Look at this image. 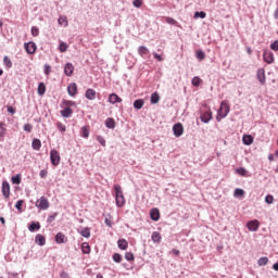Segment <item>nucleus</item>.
I'll return each instance as SVG.
<instances>
[{"mask_svg": "<svg viewBox=\"0 0 278 278\" xmlns=\"http://www.w3.org/2000/svg\"><path fill=\"white\" fill-rule=\"evenodd\" d=\"M114 190H115V203L117 207H124L125 195L123 194V188H121V185H115Z\"/></svg>", "mask_w": 278, "mask_h": 278, "instance_id": "nucleus-1", "label": "nucleus"}, {"mask_svg": "<svg viewBox=\"0 0 278 278\" xmlns=\"http://www.w3.org/2000/svg\"><path fill=\"white\" fill-rule=\"evenodd\" d=\"M230 110L231 109L229 108L227 101H223L217 112V121H223V118H227V115L229 114Z\"/></svg>", "mask_w": 278, "mask_h": 278, "instance_id": "nucleus-2", "label": "nucleus"}, {"mask_svg": "<svg viewBox=\"0 0 278 278\" xmlns=\"http://www.w3.org/2000/svg\"><path fill=\"white\" fill-rule=\"evenodd\" d=\"M60 152L55 149L50 151V162L52 166H59L60 165Z\"/></svg>", "mask_w": 278, "mask_h": 278, "instance_id": "nucleus-3", "label": "nucleus"}, {"mask_svg": "<svg viewBox=\"0 0 278 278\" xmlns=\"http://www.w3.org/2000/svg\"><path fill=\"white\" fill-rule=\"evenodd\" d=\"M36 207L39 210H49V200L47 198L41 197L39 200L36 201Z\"/></svg>", "mask_w": 278, "mask_h": 278, "instance_id": "nucleus-4", "label": "nucleus"}, {"mask_svg": "<svg viewBox=\"0 0 278 278\" xmlns=\"http://www.w3.org/2000/svg\"><path fill=\"white\" fill-rule=\"evenodd\" d=\"M256 78L261 86H264L266 84V71L264 68H258L256 72Z\"/></svg>", "mask_w": 278, "mask_h": 278, "instance_id": "nucleus-5", "label": "nucleus"}, {"mask_svg": "<svg viewBox=\"0 0 278 278\" xmlns=\"http://www.w3.org/2000/svg\"><path fill=\"white\" fill-rule=\"evenodd\" d=\"M263 60L266 64H273L275 62V54L271 51L265 50L263 53Z\"/></svg>", "mask_w": 278, "mask_h": 278, "instance_id": "nucleus-6", "label": "nucleus"}, {"mask_svg": "<svg viewBox=\"0 0 278 278\" xmlns=\"http://www.w3.org/2000/svg\"><path fill=\"white\" fill-rule=\"evenodd\" d=\"M173 132L176 138H180L184 136V125L181 123H177L173 126Z\"/></svg>", "mask_w": 278, "mask_h": 278, "instance_id": "nucleus-7", "label": "nucleus"}, {"mask_svg": "<svg viewBox=\"0 0 278 278\" xmlns=\"http://www.w3.org/2000/svg\"><path fill=\"white\" fill-rule=\"evenodd\" d=\"M212 118H213V116H212V111L211 110L204 111L200 115L201 123L207 124V123H210V121H212Z\"/></svg>", "mask_w": 278, "mask_h": 278, "instance_id": "nucleus-8", "label": "nucleus"}, {"mask_svg": "<svg viewBox=\"0 0 278 278\" xmlns=\"http://www.w3.org/2000/svg\"><path fill=\"white\" fill-rule=\"evenodd\" d=\"M24 49L26 52L29 53V55H34V53H36V49H37L36 42L29 41V42L25 43Z\"/></svg>", "mask_w": 278, "mask_h": 278, "instance_id": "nucleus-9", "label": "nucleus"}, {"mask_svg": "<svg viewBox=\"0 0 278 278\" xmlns=\"http://www.w3.org/2000/svg\"><path fill=\"white\" fill-rule=\"evenodd\" d=\"M2 195L4 199H10V182L8 180L2 181Z\"/></svg>", "mask_w": 278, "mask_h": 278, "instance_id": "nucleus-10", "label": "nucleus"}, {"mask_svg": "<svg viewBox=\"0 0 278 278\" xmlns=\"http://www.w3.org/2000/svg\"><path fill=\"white\" fill-rule=\"evenodd\" d=\"M74 71H75V66L73 65V63H66L65 64L64 73H65L66 77H72Z\"/></svg>", "mask_w": 278, "mask_h": 278, "instance_id": "nucleus-11", "label": "nucleus"}, {"mask_svg": "<svg viewBox=\"0 0 278 278\" xmlns=\"http://www.w3.org/2000/svg\"><path fill=\"white\" fill-rule=\"evenodd\" d=\"M247 227L249 231H257V229H260V222H257L256 219L248 222Z\"/></svg>", "mask_w": 278, "mask_h": 278, "instance_id": "nucleus-12", "label": "nucleus"}, {"mask_svg": "<svg viewBox=\"0 0 278 278\" xmlns=\"http://www.w3.org/2000/svg\"><path fill=\"white\" fill-rule=\"evenodd\" d=\"M35 242L36 244H38V247H45V244H47V239L45 238V236L38 233L35 237Z\"/></svg>", "mask_w": 278, "mask_h": 278, "instance_id": "nucleus-13", "label": "nucleus"}, {"mask_svg": "<svg viewBox=\"0 0 278 278\" xmlns=\"http://www.w3.org/2000/svg\"><path fill=\"white\" fill-rule=\"evenodd\" d=\"M85 97L89 101H94V99H97V91H94V89H87L85 92Z\"/></svg>", "mask_w": 278, "mask_h": 278, "instance_id": "nucleus-14", "label": "nucleus"}, {"mask_svg": "<svg viewBox=\"0 0 278 278\" xmlns=\"http://www.w3.org/2000/svg\"><path fill=\"white\" fill-rule=\"evenodd\" d=\"M109 102H111L112 105H114L116 103H122L123 99H121V97H118V94H116V93H111L109 96Z\"/></svg>", "mask_w": 278, "mask_h": 278, "instance_id": "nucleus-15", "label": "nucleus"}, {"mask_svg": "<svg viewBox=\"0 0 278 278\" xmlns=\"http://www.w3.org/2000/svg\"><path fill=\"white\" fill-rule=\"evenodd\" d=\"M67 93L70 94V97H75V94H77V84H70L67 87Z\"/></svg>", "mask_w": 278, "mask_h": 278, "instance_id": "nucleus-16", "label": "nucleus"}, {"mask_svg": "<svg viewBox=\"0 0 278 278\" xmlns=\"http://www.w3.org/2000/svg\"><path fill=\"white\" fill-rule=\"evenodd\" d=\"M150 218L151 220L157 222L160 220V210L157 208H152L150 211Z\"/></svg>", "mask_w": 278, "mask_h": 278, "instance_id": "nucleus-17", "label": "nucleus"}, {"mask_svg": "<svg viewBox=\"0 0 278 278\" xmlns=\"http://www.w3.org/2000/svg\"><path fill=\"white\" fill-rule=\"evenodd\" d=\"M61 116H63V118H71L73 116V109L64 108V110L61 111Z\"/></svg>", "mask_w": 278, "mask_h": 278, "instance_id": "nucleus-18", "label": "nucleus"}, {"mask_svg": "<svg viewBox=\"0 0 278 278\" xmlns=\"http://www.w3.org/2000/svg\"><path fill=\"white\" fill-rule=\"evenodd\" d=\"M55 242H56V244H64V243H66V236L64 233H62V232L56 233Z\"/></svg>", "mask_w": 278, "mask_h": 278, "instance_id": "nucleus-19", "label": "nucleus"}, {"mask_svg": "<svg viewBox=\"0 0 278 278\" xmlns=\"http://www.w3.org/2000/svg\"><path fill=\"white\" fill-rule=\"evenodd\" d=\"M242 142H243V144H245L247 147L253 144V136H251V135H243V137H242Z\"/></svg>", "mask_w": 278, "mask_h": 278, "instance_id": "nucleus-20", "label": "nucleus"}, {"mask_svg": "<svg viewBox=\"0 0 278 278\" xmlns=\"http://www.w3.org/2000/svg\"><path fill=\"white\" fill-rule=\"evenodd\" d=\"M41 147H42V142L40 141V139H33L31 148L34 149V151H40Z\"/></svg>", "mask_w": 278, "mask_h": 278, "instance_id": "nucleus-21", "label": "nucleus"}, {"mask_svg": "<svg viewBox=\"0 0 278 278\" xmlns=\"http://www.w3.org/2000/svg\"><path fill=\"white\" fill-rule=\"evenodd\" d=\"M117 247L118 249H121L122 251H126L127 247H129V243L127 242V240L125 239H119L117 241Z\"/></svg>", "mask_w": 278, "mask_h": 278, "instance_id": "nucleus-22", "label": "nucleus"}, {"mask_svg": "<svg viewBox=\"0 0 278 278\" xmlns=\"http://www.w3.org/2000/svg\"><path fill=\"white\" fill-rule=\"evenodd\" d=\"M105 127L108 129H114L116 127V122H114V118H112V117L106 118Z\"/></svg>", "mask_w": 278, "mask_h": 278, "instance_id": "nucleus-23", "label": "nucleus"}, {"mask_svg": "<svg viewBox=\"0 0 278 278\" xmlns=\"http://www.w3.org/2000/svg\"><path fill=\"white\" fill-rule=\"evenodd\" d=\"M138 53H139V55H141V58H146V55H149V48H147L144 46H140L138 48Z\"/></svg>", "mask_w": 278, "mask_h": 278, "instance_id": "nucleus-24", "label": "nucleus"}, {"mask_svg": "<svg viewBox=\"0 0 278 278\" xmlns=\"http://www.w3.org/2000/svg\"><path fill=\"white\" fill-rule=\"evenodd\" d=\"M150 102L152 105H156V103H160V93L154 92L151 94Z\"/></svg>", "mask_w": 278, "mask_h": 278, "instance_id": "nucleus-25", "label": "nucleus"}, {"mask_svg": "<svg viewBox=\"0 0 278 278\" xmlns=\"http://www.w3.org/2000/svg\"><path fill=\"white\" fill-rule=\"evenodd\" d=\"M152 242H162V235H160V232L154 231L151 236Z\"/></svg>", "mask_w": 278, "mask_h": 278, "instance_id": "nucleus-26", "label": "nucleus"}, {"mask_svg": "<svg viewBox=\"0 0 278 278\" xmlns=\"http://www.w3.org/2000/svg\"><path fill=\"white\" fill-rule=\"evenodd\" d=\"M143 105H144V100L142 99L135 100L134 102L135 110H142Z\"/></svg>", "mask_w": 278, "mask_h": 278, "instance_id": "nucleus-27", "label": "nucleus"}, {"mask_svg": "<svg viewBox=\"0 0 278 278\" xmlns=\"http://www.w3.org/2000/svg\"><path fill=\"white\" fill-rule=\"evenodd\" d=\"M47 92V86H45V83H40L38 85V94L39 97H42Z\"/></svg>", "mask_w": 278, "mask_h": 278, "instance_id": "nucleus-28", "label": "nucleus"}, {"mask_svg": "<svg viewBox=\"0 0 278 278\" xmlns=\"http://www.w3.org/2000/svg\"><path fill=\"white\" fill-rule=\"evenodd\" d=\"M40 229V223L31 222V224L28 226V230L34 232L35 230Z\"/></svg>", "mask_w": 278, "mask_h": 278, "instance_id": "nucleus-29", "label": "nucleus"}, {"mask_svg": "<svg viewBox=\"0 0 278 278\" xmlns=\"http://www.w3.org/2000/svg\"><path fill=\"white\" fill-rule=\"evenodd\" d=\"M83 138H89L90 136V129L87 126H84L80 130Z\"/></svg>", "mask_w": 278, "mask_h": 278, "instance_id": "nucleus-30", "label": "nucleus"}, {"mask_svg": "<svg viewBox=\"0 0 278 278\" xmlns=\"http://www.w3.org/2000/svg\"><path fill=\"white\" fill-rule=\"evenodd\" d=\"M59 51L61 53H66V51H68V45L64 41H62L60 45H59Z\"/></svg>", "mask_w": 278, "mask_h": 278, "instance_id": "nucleus-31", "label": "nucleus"}, {"mask_svg": "<svg viewBox=\"0 0 278 278\" xmlns=\"http://www.w3.org/2000/svg\"><path fill=\"white\" fill-rule=\"evenodd\" d=\"M59 25H63L64 27H68V20L66 16H60L58 20Z\"/></svg>", "mask_w": 278, "mask_h": 278, "instance_id": "nucleus-32", "label": "nucleus"}, {"mask_svg": "<svg viewBox=\"0 0 278 278\" xmlns=\"http://www.w3.org/2000/svg\"><path fill=\"white\" fill-rule=\"evenodd\" d=\"M79 233L80 236H83V238H90V228L86 227L80 230Z\"/></svg>", "mask_w": 278, "mask_h": 278, "instance_id": "nucleus-33", "label": "nucleus"}, {"mask_svg": "<svg viewBox=\"0 0 278 278\" xmlns=\"http://www.w3.org/2000/svg\"><path fill=\"white\" fill-rule=\"evenodd\" d=\"M257 264H258V266H266V264H268V257L263 256V257L258 258Z\"/></svg>", "mask_w": 278, "mask_h": 278, "instance_id": "nucleus-34", "label": "nucleus"}, {"mask_svg": "<svg viewBox=\"0 0 278 278\" xmlns=\"http://www.w3.org/2000/svg\"><path fill=\"white\" fill-rule=\"evenodd\" d=\"M3 64L7 68H12V60L8 56L3 58Z\"/></svg>", "mask_w": 278, "mask_h": 278, "instance_id": "nucleus-35", "label": "nucleus"}, {"mask_svg": "<svg viewBox=\"0 0 278 278\" xmlns=\"http://www.w3.org/2000/svg\"><path fill=\"white\" fill-rule=\"evenodd\" d=\"M83 253H84L85 255L90 254V244H88L87 242H84V243H83Z\"/></svg>", "mask_w": 278, "mask_h": 278, "instance_id": "nucleus-36", "label": "nucleus"}, {"mask_svg": "<svg viewBox=\"0 0 278 278\" xmlns=\"http://www.w3.org/2000/svg\"><path fill=\"white\" fill-rule=\"evenodd\" d=\"M237 175H240V177H247V169L244 167H239L236 169Z\"/></svg>", "mask_w": 278, "mask_h": 278, "instance_id": "nucleus-37", "label": "nucleus"}, {"mask_svg": "<svg viewBox=\"0 0 278 278\" xmlns=\"http://www.w3.org/2000/svg\"><path fill=\"white\" fill-rule=\"evenodd\" d=\"M113 262H116V264H121L123 262V256L118 253L113 254Z\"/></svg>", "mask_w": 278, "mask_h": 278, "instance_id": "nucleus-38", "label": "nucleus"}, {"mask_svg": "<svg viewBox=\"0 0 278 278\" xmlns=\"http://www.w3.org/2000/svg\"><path fill=\"white\" fill-rule=\"evenodd\" d=\"M11 181H12V184L18 186V184H21V174H17L16 176H13L11 178Z\"/></svg>", "mask_w": 278, "mask_h": 278, "instance_id": "nucleus-39", "label": "nucleus"}, {"mask_svg": "<svg viewBox=\"0 0 278 278\" xmlns=\"http://www.w3.org/2000/svg\"><path fill=\"white\" fill-rule=\"evenodd\" d=\"M63 105H65V108H75V101H71V100H63Z\"/></svg>", "mask_w": 278, "mask_h": 278, "instance_id": "nucleus-40", "label": "nucleus"}, {"mask_svg": "<svg viewBox=\"0 0 278 278\" xmlns=\"http://www.w3.org/2000/svg\"><path fill=\"white\" fill-rule=\"evenodd\" d=\"M207 16V14L205 13V12H203V11H197L195 13H194V18H205Z\"/></svg>", "mask_w": 278, "mask_h": 278, "instance_id": "nucleus-41", "label": "nucleus"}, {"mask_svg": "<svg viewBox=\"0 0 278 278\" xmlns=\"http://www.w3.org/2000/svg\"><path fill=\"white\" fill-rule=\"evenodd\" d=\"M23 129L26 131V134H31L34 126L31 124H24Z\"/></svg>", "mask_w": 278, "mask_h": 278, "instance_id": "nucleus-42", "label": "nucleus"}, {"mask_svg": "<svg viewBox=\"0 0 278 278\" xmlns=\"http://www.w3.org/2000/svg\"><path fill=\"white\" fill-rule=\"evenodd\" d=\"M233 197L238 198V197H244V191L240 188H237L233 192Z\"/></svg>", "mask_w": 278, "mask_h": 278, "instance_id": "nucleus-43", "label": "nucleus"}, {"mask_svg": "<svg viewBox=\"0 0 278 278\" xmlns=\"http://www.w3.org/2000/svg\"><path fill=\"white\" fill-rule=\"evenodd\" d=\"M195 58L200 61L205 60V52H203L202 50H199L195 54Z\"/></svg>", "mask_w": 278, "mask_h": 278, "instance_id": "nucleus-44", "label": "nucleus"}, {"mask_svg": "<svg viewBox=\"0 0 278 278\" xmlns=\"http://www.w3.org/2000/svg\"><path fill=\"white\" fill-rule=\"evenodd\" d=\"M274 201L275 198L273 195L268 194L265 197V203H267V205H273Z\"/></svg>", "mask_w": 278, "mask_h": 278, "instance_id": "nucleus-45", "label": "nucleus"}, {"mask_svg": "<svg viewBox=\"0 0 278 278\" xmlns=\"http://www.w3.org/2000/svg\"><path fill=\"white\" fill-rule=\"evenodd\" d=\"M125 260H126L127 262H134V260H135L134 253H131V252H126V254H125Z\"/></svg>", "mask_w": 278, "mask_h": 278, "instance_id": "nucleus-46", "label": "nucleus"}, {"mask_svg": "<svg viewBox=\"0 0 278 278\" xmlns=\"http://www.w3.org/2000/svg\"><path fill=\"white\" fill-rule=\"evenodd\" d=\"M192 86H201V78L193 77L191 80Z\"/></svg>", "mask_w": 278, "mask_h": 278, "instance_id": "nucleus-47", "label": "nucleus"}, {"mask_svg": "<svg viewBox=\"0 0 278 278\" xmlns=\"http://www.w3.org/2000/svg\"><path fill=\"white\" fill-rule=\"evenodd\" d=\"M106 227H112V216L108 215L104 219Z\"/></svg>", "mask_w": 278, "mask_h": 278, "instance_id": "nucleus-48", "label": "nucleus"}, {"mask_svg": "<svg viewBox=\"0 0 278 278\" xmlns=\"http://www.w3.org/2000/svg\"><path fill=\"white\" fill-rule=\"evenodd\" d=\"M56 127H58L59 131H61L62 134H64V131H66V126L62 123H58Z\"/></svg>", "mask_w": 278, "mask_h": 278, "instance_id": "nucleus-49", "label": "nucleus"}, {"mask_svg": "<svg viewBox=\"0 0 278 278\" xmlns=\"http://www.w3.org/2000/svg\"><path fill=\"white\" fill-rule=\"evenodd\" d=\"M166 23L168 25H177V20H175L173 17H166Z\"/></svg>", "mask_w": 278, "mask_h": 278, "instance_id": "nucleus-50", "label": "nucleus"}, {"mask_svg": "<svg viewBox=\"0 0 278 278\" xmlns=\"http://www.w3.org/2000/svg\"><path fill=\"white\" fill-rule=\"evenodd\" d=\"M40 34V30L38 29V27L33 26L31 27V36L36 37Z\"/></svg>", "mask_w": 278, "mask_h": 278, "instance_id": "nucleus-51", "label": "nucleus"}, {"mask_svg": "<svg viewBox=\"0 0 278 278\" xmlns=\"http://www.w3.org/2000/svg\"><path fill=\"white\" fill-rule=\"evenodd\" d=\"M3 136H5V126L0 123V138H3Z\"/></svg>", "mask_w": 278, "mask_h": 278, "instance_id": "nucleus-52", "label": "nucleus"}, {"mask_svg": "<svg viewBox=\"0 0 278 278\" xmlns=\"http://www.w3.org/2000/svg\"><path fill=\"white\" fill-rule=\"evenodd\" d=\"M55 218H58V213H53L52 215H50L47 219V223H53Z\"/></svg>", "mask_w": 278, "mask_h": 278, "instance_id": "nucleus-53", "label": "nucleus"}, {"mask_svg": "<svg viewBox=\"0 0 278 278\" xmlns=\"http://www.w3.org/2000/svg\"><path fill=\"white\" fill-rule=\"evenodd\" d=\"M97 140L102 147H105V138L103 136H97Z\"/></svg>", "mask_w": 278, "mask_h": 278, "instance_id": "nucleus-54", "label": "nucleus"}, {"mask_svg": "<svg viewBox=\"0 0 278 278\" xmlns=\"http://www.w3.org/2000/svg\"><path fill=\"white\" fill-rule=\"evenodd\" d=\"M132 5L135 8H142V0H134Z\"/></svg>", "mask_w": 278, "mask_h": 278, "instance_id": "nucleus-55", "label": "nucleus"}, {"mask_svg": "<svg viewBox=\"0 0 278 278\" xmlns=\"http://www.w3.org/2000/svg\"><path fill=\"white\" fill-rule=\"evenodd\" d=\"M43 73H45V75H49V73H51V65L46 64L43 66Z\"/></svg>", "mask_w": 278, "mask_h": 278, "instance_id": "nucleus-56", "label": "nucleus"}, {"mask_svg": "<svg viewBox=\"0 0 278 278\" xmlns=\"http://www.w3.org/2000/svg\"><path fill=\"white\" fill-rule=\"evenodd\" d=\"M270 49H271V51H278V40L274 41L270 45Z\"/></svg>", "mask_w": 278, "mask_h": 278, "instance_id": "nucleus-57", "label": "nucleus"}, {"mask_svg": "<svg viewBox=\"0 0 278 278\" xmlns=\"http://www.w3.org/2000/svg\"><path fill=\"white\" fill-rule=\"evenodd\" d=\"M47 175H48V172L46 169H41L39 172V177H41V179H45L47 177Z\"/></svg>", "mask_w": 278, "mask_h": 278, "instance_id": "nucleus-58", "label": "nucleus"}, {"mask_svg": "<svg viewBox=\"0 0 278 278\" xmlns=\"http://www.w3.org/2000/svg\"><path fill=\"white\" fill-rule=\"evenodd\" d=\"M15 207L21 212L22 207H23V200H18L15 204Z\"/></svg>", "mask_w": 278, "mask_h": 278, "instance_id": "nucleus-59", "label": "nucleus"}, {"mask_svg": "<svg viewBox=\"0 0 278 278\" xmlns=\"http://www.w3.org/2000/svg\"><path fill=\"white\" fill-rule=\"evenodd\" d=\"M153 56L155 60H157L159 62H162L164 59L162 58V55H160L157 52H153Z\"/></svg>", "mask_w": 278, "mask_h": 278, "instance_id": "nucleus-60", "label": "nucleus"}, {"mask_svg": "<svg viewBox=\"0 0 278 278\" xmlns=\"http://www.w3.org/2000/svg\"><path fill=\"white\" fill-rule=\"evenodd\" d=\"M7 110L9 114H16V109H14L13 106H8Z\"/></svg>", "mask_w": 278, "mask_h": 278, "instance_id": "nucleus-61", "label": "nucleus"}, {"mask_svg": "<svg viewBox=\"0 0 278 278\" xmlns=\"http://www.w3.org/2000/svg\"><path fill=\"white\" fill-rule=\"evenodd\" d=\"M60 277H61V278H71V277L68 276V273H66V271H62L61 275H60Z\"/></svg>", "mask_w": 278, "mask_h": 278, "instance_id": "nucleus-62", "label": "nucleus"}, {"mask_svg": "<svg viewBox=\"0 0 278 278\" xmlns=\"http://www.w3.org/2000/svg\"><path fill=\"white\" fill-rule=\"evenodd\" d=\"M9 278H18V274L17 273H12L9 275Z\"/></svg>", "mask_w": 278, "mask_h": 278, "instance_id": "nucleus-63", "label": "nucleus"}, {"mask_svg": "<svg viewBox=\"0 0 278 278\" xmlns=\"http://www.w3.org/2000/svg\"><path fill=\"white\" fill-rule=\"evenodd\" d=\"M274 270H278V262L273 265Z\"/></svg>", "mask_w": 278, "mask_h": 278, "instance_id": "nucleus-64", "label": "nucleus"}]
</instances>
